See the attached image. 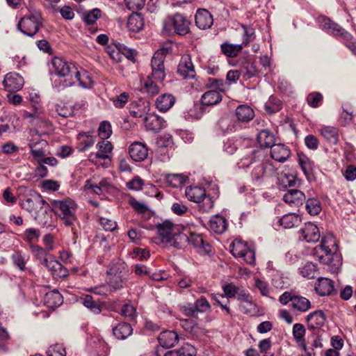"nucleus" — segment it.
I'll return each instance as SVG.
<instances>
[{"mask_svg":"<svg viewBox=\"0 0 356 356\" xmlns=\"http://www.w3.org/2000/svg\"><path fill=\"white\" fill-rule=\"evenodd\" d=\"M263 154L259 149H248L245 154L240 159L238 165L241 168L249 167L254 163L251 172V177L254 181L260 183L266 177L273 176L276 174L277 169L270 161L257 163L261 158Z\"/></svg>","mask_w":356,"mask_h":356,"instance_id":"nucleus-1","label":"nucleus"},{"mask_svg":"<svg viewBox=\"0 0 356 356\" xmlns=\"http://www.w3.org/2000/svg\"><path fill=\"white\" fill-rule=\"evenodd\" d=\"M75 66L65 60L54 57L49 64V72L51 75L53 88L61 91L74 83L73 77Z\"/></svg>","mask_w":356,"mask_h":356,"instance_id":"nucleus-2","label":"nucleus"},{"mask_svg":"<svg viewBox=\"0 0 356 356\" xmlns=\"http://www.w3.org/2000/svg\"><path fill=\"white\" fill-rule=\"evenodd\" d=\"M19 191L26 192L27 194L20 200V205L23 209L26 210L34 216L35 220L43 223V219L47 213L49 204L42 196L34 191L21 186Z\"/></svg>","mask_w":356,"mask_h":356,"instance_id":"nucleus-3","label":"nucleus"},{"mask_svg":"<svg viewBox=\"0 0 356 356\" xmlns=\"http://www.w3.org/2000/svg\"><path fill=\"white\" fill-rule=\"evenodd\" d=\"M51 205L52 211L63 220L66 226H72L77 221V204L73 200H54L51 202Z\"/></svg>","mask_w":356,"mask_h":356,"instance_id":"nucleus-4","label":"nucleus"},{"mask_svg":"<svg viewBox=\"0 0 356 356\" xmlns=\"http://www.w3.org/2000/svg\"><path fill=\"white\" fill-rule=\"evenodd\" d=\"M42 20L39 10L29 8V13L21 18L17 27L23 34L33 37L42 26Z\"/></svg>","mask_w":356,"mask_h":356,"instance_id":"nucleus-5","label":"nucleus"},{"mask_svg":"<svg viewBox=\"0 0 356 356\" xmlns=\"http://www.w3.org/2000/svg\"><path fill=\"white\" fill-rule=\"evenodd\" d=\"M168 51L166 48L158 49L151 60L152 73L148 76H151L154 80L160 83H162L165 78L164 61Z\"/></svg>","mask_w":356,"mask_h":356,"instance_id":"nucleus-6","label":"nucleus"},{"mask_svg":"<svg viewBox=\"0 0 356 356\" xmlns=\"http://www.w3.org/2000/svg\"><path fill=\"white\" fill-rule=\"evenodd\" d=\"M185 195L190 201L200 203L203 201L202 209L203 211H209L213 207V201L206 195L205 189L198 186H190L186 187Z\"/></svg>","mask_w":356,"mask_h":356,"instance_id":"nucleus-7","label":"nucleus"},{"mask_svg":"<svg viewBox=\"0 0 356 356\" xmlns=\"http://www.w3.org/2000/svg\"><path fill=\"white\" fill-rule=\"evenodd\" d=\"M159 234L162 238V241L169 243L175 247H179V234L181 232H179V227L177 225H173L170 221H164L157 226Z\"/></svg>","mask_w":356,"mask_h":356,"instance_id":"nucleus-8","label":"nucleus"},{"mask_svg":"<svg viewBox=\"0 0 356 356\" xmlns=\"http://www.w3.org/2000/svg\"><path fill=\"white\" fill-rule=\"evenodd\" d=\"M231 253L234 257L241 258L248 264H253L255 261L254 251L240 238H236L230 246Z\"/></svg>","mask_w":356,"mask_h":356,"instance_id":"nucleus-9","label":"nucleus"},{"mask_svg":"<svg viewBox=\"0 0 356 356\" xmlns=\"http://www.w3.org/2000/svg\"><path fill=\"white\" fill-rule=\"evenodd\" d=\"M222 100L220 92L215 90H211L204 92L201 97V105L195 104L191 112L199 111L200 113L194 114L195 118H200L203 113L202 106H213L218 104Z\"/></svg>","mask_w":356,"mask_h":356,"instance_id":"nucleus-10","label":"nucleus"},{"mask_svg":"<svg viewBox=\"0 0 356 356\" xmlns=\"http://www.w3.org/2000/svg\"><path fill=\"white\" fill-rule=\"evenodd\" d=\"M178 236L179 241L191 243L195 248L199 249L202 252L208 254L211 251L210 245L206 243L200 234L191 232L190 235L188 236L186 233L182 232Z\"/></svg>","mask_w":356,"mask_h":356,"instance_id":"nucleus-11","label":"nucleus"},{"mask_svg":"<svg viewBox=\"0 0 356 356\" xmlns=\"http://www.w3.org/2000/svg\"><path fill=\"white\" fill-rule=\"evenodd\" d=\"M322 26L327 33L334 36L340 37L342 40H348L352 37L350 33L329 18L323 19Z\"/></svg>","mask_w":356,"mask_h":356,"instance_id":"nucleus-12","label":"nucleus"},{"mask_svg":"<svg viewBox=\"0 0 356 356\" xmlns=\"http://www.w3.org/2000/svg\"><path fill=\"white\" fill-rule=\"evenodd\" d=\"M129 154L132 160L136 162H141L145 160L148 156V148L144 143L135 141L129 147Z\"/></svg>","mask_w":356,"mask_h":356,"instance_id":"nucleus-13","label":"nucleus"},{"mask_svg":"<svg viewBox=\"0 0 356 356\" xmlns=\"http://www.w3.org/2000/svg\"><path fill=\"white\" fill-rule=\"evenodd\" d=\"M143 121L146 129L153 132H159L166 126L165 120L154 113H147Z\"/></svg>","mask_w":356,"mask_h":356,"instance_id":"nucleus-14","label":"nucleus"},{"mask_svg":"<svg viewBox=\"0 0 356 356\" xmlns=\"http://www.w3.org/2000/svg\"><path fill=\"white\" fill-rule=\"evenodd\" d=\"M177 72L184 78H193L195 75L194 65L190 55H183L177 66Z\"/></svg>","mask_w":356,"mask_h":356,"instance_id":"nucleus-15","label":"nucleus"},{"mask_svg":"<svg viewBox=\"0 0 356 356\" xmlns=\"http://www.w3.org/2000/svg\"><path fill=\"white\" fill-rule=\"evenodd\" d=\"M24 83L23 77L16 72L8 73L3 81L5 88L10 92L20 90L23 87Z\"/></svg>","mask_w":356,"mask_h":356,"instance_id":"nucleus-16","label":"nucleus"},{"mask_svg":"<svg viewBox=\"0 0 356 356\" xmlns=\"http://www.w3.org/2000/svg\"><path fill=\"white\" fill-rule=\"evenodd\" d=\"M172 24L174 27L175 33L179 35H186L189 32V26L191 22L181 13H176L174 15Z\"/></svg>","mask_w":356,"mask_h":356,"instance_id":"nucleus-17","label":"nucleus"},{"mask_svg":"<svg viewBox=\"0 0 356 356\" xmlns=\"http://www.w3.org/2000/svg\"><path fill=\"white\" fill-rule=\"evenodd\" d=\"M290 156L289 147L284 144H275L270 148V157L277 162L284 163Z\"/></svg>","mask_w":356,"mask_h":356,"instance_id":"nucleus-18","label":"nucleus"},{"mask_svg":"<svg viewBox=\"0 0 356 356\" xmlns=\"http://www.w3.org/2000/svg\"><path fill=\"white\" fill-rule=\"evenodd\" d=\"M284 201L291 207H299L305 200V194L298 189L291 188L286 191L283 196Z\"/></svg>","mask_w":356,"mask_h":356,"instance_id":"nucleus-19","label":"nucleus"},{"mask_svg":"<svg viewBox=\"0 0 356 356\" xmlns=\"http://www.w3.org/2000/svg\"><path fill=\"white\" fill-rule=\"evenodd\" d=\"M195 20L196 26L202 30L209 29L213 23L212 15L206 9H198Z\"/></svg>","mask_w":356,"mask_h":356,"instance_id":"nucleus-20","label":"nucleus"},{"mask_svg":"<svg viewBox=\"0 0 356 356\" xmlns=\"http://www.w3.org/2000/svg\"><path fill=\"white\" fill-rule=\"evenodd\" d=\"M317 252L320 250L326 255L333 254L337 251V241L332 234H327L322 238L321 244L315 248Z\"/></svg>","mask_w":356,"mask_h":356,"instance_id":"nucleus-21","label":"nucleus"},{"mask_svg":"<svg viewBox=\"0 0 356 356\" xmlns=\"http://www.w3.org/2000/svg\"><path fill=\"white\" fill-rule=\"evenodd\" d=\"M301 234L304 240L308 243H316L320 238V232L318 227L312 222H307L301 229Z\"/></svg>","mask_w":356,"mask_h":356,"instance_id":"nucleus-22","label":"nucleus"},{"mask_svg":"<svg viewBox=\"0 0 356 356\" xmlns=\"http://www.w3.org/2000/svg\"><path fill=\"white\" fill-rule=\"evenodd\" d=\"M315 291L321 296H330L334 291V282L327 277H318Z\"/></svg>","mask_w":356,"mask_h":356,"instance_id":"nucleus-23","label":"nucleus"},{"mask_svg":"<svg viewBox=\"0 0 356 356\" xmlns=\"http://www.w3.org/2000/svg\"><path fill=\"white\" fill-rule=\"evenodd\" d=\"M129 269L127 264L121 259H113L108 266V275H123L128 276Z\"/></svg>","mask_w":356,"mask_h":356,"instance_id":"nucleus-24","label":"nucleus"},{"mask_svg":"<svg viewBox=\"0 0 356 356\" xmlns=\"http://www.w3.org/2000/svg\"><path fill=\"white\" fill-rule=\"evenodd\" d=\"M76 148L79 152H83L89 149L95 143V137L88 132L79 133L77 136Z\"/></svg>","mask_w":356,"mask_h":356,"instance_id":"nucleus-25","label":"nucleus"},{"mask_svg":"<svg viewBox=\"0 0 356 356\" xmlns=\"http://www.w3.org/2000/svg\"><path fill=\"white\" fill-rule=\"evenodd\" d=\"M325 315L321 310L314 311L306 318L308 327L313 330L321 327L325 324Z\"/></svg>","mask_w":356,"mask_h":356,"instance_id":"nucleus-26","label":"nucleus"},{"mask_svg":"<svg viewBox=\"0 0 356 356\" xmlns=\"http://www.w3.org/2000/svg\"><path fill=\"white\" fill-rule=\"evenodd\" d=\"M158 340L162 347L170 348L178 342L179 336L174 331L165 330L160 333Z\"/></svg>","mask_w":356,"mask_h":356,"instance_id":"nucleus-27","label":"nucleus"},{"mask_svg":"<svg viewBox=\"0 0 356 356\" xmlns=\"http://www.w3.org/2000/svg\"><path fill=\"white\" fill-rule=\"evenodd\" d=\"M290 307L294 312L305 313L312 308V303L307 298L295 295L292 305H290Z\"/></svg>","mask_w":356,"mask_h":356,"instance_id":"nucleus-28","label":"nucleus"},{"mask_svg":"<svg viewBox=\"0 0 356 356\" xmlns=\"http://www.w3.org/2000/svg\"><path fill=\"white\" fill-rule=\"evenodd\" d=\"M44 304L50 309H55L63 304V296L56 290L47 292L44 297Z\"/></svg>","mask_w":356,"mask_h":356,"instance_id":"nucleus-29","label":"nucleus"},{"mask_svg":"<svg viewBox=\"0 0 356 356\" xmlns=\"http://www.w3.org/2000/svg\"><path fill=\"white\" fill-rule=\"evenodd\" d=\"M175 103V97L169 93H165L157 97L156 106L161 112H166Z\"/></svg>","mask_w":356,"mask_h":356,"instance_id":"nucleus-30","label":"nucleus"},{"mask_svg":"<svg viewBox=\"0 0 356 356\" xmlns=\"http://www.w3.org/2000/svg\"><path fill=\"white\" fill-rule=\"evenodd\" d=\"M235 115L238 121L241 122H248L254 118V112L249 106L242 104L236 108Z\"/></svg>","mask_w":356,"mask_h":356,"instance_id":"nucleus-31","label":"nucleus"},{"mask_svg":"<svg viewBox=\"0 0 356 356\" xmlns=\"http://www.w3.org/2000/svg\"><path fill=\"white\" fill-rule=\"evenodd\" d=\"M320 133L330 144L336 145L339 141V129L335 127L323 126Z\"/></svg>","mask_w":356,"mask_h":356,"instance_id":"nucleus-32","label":"nucleus"},{"mask_svg":"<svg viewBox=\"0 0 356 356\" xmlns=\"http://www.w3.org/2000/svg\"><path fill=\"white\" fill-rule=\"evenodd\" d=\"M57 277L64 278L68 275L67 269L64 267L59 261L51 259L45 266Z\"/></svg>","mask_w":356,"mask_h":356,"instance_id":"nucleus-33","label":"nucleus"},{"mask_svg":"<svg viewBox=\"0 0 356 356\" xmlns=\"http://www.w3.org/2000/svg\"><path fill=\"white\" fill-rule=\"evenodd\" d=\"M89 343L98 356H106L107 355L109 348L102 339L98 337H93L90 339Z\"/></svg>","mask_w":356,"mask_h":356,"instance_id":"nucleus-34","label":"nucleus"},{"mask_svg":"<svg viewBox=\"0 0 356 356\" xmlns=\"http://www.w3.org/2000/svg\"><path fill=\"white\" fill-rule=\"evenodd\" d=\"M257 141L261 147L268 148L275 145V138L273 133L267 129L261 130L257 135Z\"/></svg>","mask_w":356,"mask_h":356,"instance_id":"nucleus-35","label":"nucleus"},{"mask_svg":"<svg viewBox=\"0 0 356 356\" xmlns=\"http://www.w3.org/2000/svg\"><path fill=\"white\" fill-rule=\"evenodd\" d=\"M209 227L214 232L222 234L227 227V220L221 216L216 215L211 218Z\"/></svg>","mask_w":356,"mask_h":356,"instance_id":"nucleus-36","label":"nucleus"},{"mask_svg":"<svg viewBox=\"0 0 356 356\" xmlns=\"http://www.w3.org/2000/svg\"><path fill=\"white\" fill-rule=\"evenodd\" d=\"M133 332L131 325L127 323H120L113 328L114 336L118 339H125Z\"/></svg>","mask_w":356,"mask_h":356,"instance_id":"nucleus-37","label":"nucleus"},{"mask_svg":"<svg viewBox=\"0 0 356 356\" xmlns=\"http://www.w3.org/2000/svg\"><path fill=\"white\" fill-rule=\"evenodd\" d=\"M74 77L79 83V86L83 88H89L93 85V81L89 73L86 70L79 71L76 68L74 70Z\"/></svg>","mask_w":356,"mask_h":356,"instance_id":"nucleus-38","label":"nucleus"},{"mask_svg":"<svg viewBox=\"0 0 356 356\" xmlns=\"http://www.w3.org/2000/svg\"><path fill=\"white\" fill-rule=\"evenodd\" d=\"M144 26V20L141 15L134 13L129 16L127 22V26L131 32L140 31Z\"/></svg>","mask_w":356,"mask_h":356,"instance_id":"nucleus-39","label":"nucleus"},{"mask_svg":"<svg viewBox=\"0 0 356 356\" xmlns=\"http://www.w3.org/2000/svg\"><path fill=\"white\" fill-rule=\"evenodd\" d=\"M108 285L111 291H118L124 287L128 280V276L108 275Z\"/></svg>","mask_w":356,"mask_h":356,"instance_id":"nucleus-40","label":"nucleus"},{"mask_svg":"<svg viewBox=\"0 0 356 356\" xmlns=\"http://www.w3.org/2000/svg\"><path fill=\"white\" fill-rule=\"evenodd\" d=\"M306 333V330L304 325L301 323H295L293 327V336L298 343V344L302 347L303 349L305 350L306 344H305V335Z\"/></svg>","mask_w":356,"mask_h":356,"instance_id":"nucleus-41","label":"nucleus"},{"mask_svg":"<svg viewBox=\"0 0 356 356\" xmlns=\"http://www.w3.org/2000/svg\"><path fill=\"white\" fill-rule=\"evenodd\" d=\"M97 148L98 149L96 153L97 158L102 159H109L108 154L111 153L113 149L111 142L103 140L97 144Z\"/></svg>","mask_w":356,"mask_h":356,"instance_id":"nucleus-42","label":"nucleus"},{"mask_svg":"<svg viewBox=\"0 0 356 356\" xmlns=\"http://www.w3.org/2000/svg\"><path fill=\"white\" fill-rule=\"evenodd\" d=\"M301 219L298 215L288 213L282 216L280 220V223L283 227L290 229L294 226L298 225Z\"/></svg>","mask_w":356,"mask_h":356,"instance_id":"nucleus-43","label":"nucleus"},{"mask_svg":"<svg viewBox=\"0 0 356 356\" xmlns=\"http://www.w3.org/2000/svg\"><path fill=\"white\" fill-rule=\"evenodd\" d=\"M280 184L285 188L298 187L300 185V180L292 174L284 173L279 178Z\"/></svg>","mask_w":356,"mask_h":356,"instance_id":"nucleus-44","label":"nucleus"},{"mask_svg":"<svg viewBox=\"0 0 356 356\" xmlns=\"http://www.w3.org/2000/svg\"><path fill=\"white\" fill-rule=\"evenodd\" d=\"M222 52L228 57L236 56L242 50L243 44H233L228 42H224L221 44Z\"/></svg>","mask_w":356,"mask_h":356,"instance_id":"nucleus-45","label":"nucleus"},{"mask_svg":"<svg viewBox=\"0 0 356 356\" xmlns=\"http://www.w3.org/2000/svg\"><path fill=\"white\" fill-rule=\"evenodd\" d=\"M30 248L34 257L38 260H39L42 265L45 266L49 261V260L47 259L48 250L37 245H31Z\"/></svg>","mask_w":356,"mask_h":356,"instance_id":"nucleus-46","label":"nucleus"},{"mask_svg":"<svg viewBox=\"0 0 356 356\" xmlns=\"http://www.w3.org/2000/svg\"><path fill=\"white\" fill-rule=\"evenodd\" d=\"M154 79L151 76H147V80L145 81L144 86L142 91L146 92L149 97H153L158 95L160 92L159 86L153 81Z\"/></svg>","mask_w":356,"mask_h":356,"instance_id":"nucleus-47","label":"nucleus"},{"mask_svg":"<svg viewBox=\"0 0 356 356\" xmlns=\"http://www.w3.org/2000/svg\"><path fill=\"white\" fill-rule=\"evenodd\" d=\"M302 277L307 279H314L318 273V268L316 264L308 262L305 264L300 270Z\"/></svg>","mask_w":356,"mask_h":356,"instance_id":"nucleus-48","label":"nucleus"},{"mask_svg":"<svg viewBox=\"0 0 356 356\" xmlns=\"http://www.w3.org/2000/svg\"><path fill=\"white\" fill-rule=\"evenodd\" d=\"M305 207L307 212L312 216H316L321 211L320 201L316 198L308 199Z\"/></svg>","mask_w":356,"mask_h":356,"instance_id":"nucleus-49","label":"nucleus"},{"mask_svg":"<svg viewBox=\"0 0 356 356\" xmlns=\"http://www.w3.org/2000/svg\"><path fill=\"white\" fill-rule=\"evenodd\" d=\"M218 126L223 132L234 131L236 129V123L232 119L224 117L218 121Z\"/></svg>","mask_w":356,"mask_h":356,"instance_id":"nucleus-50","label":"nucleus"},{"mask_svg":"<svg viewBox=\"0 0 356 356\" xmlns=\"http://www.w3.org/2000/svg\"><path fill=\"white\" fill-rule=\"evenodd\" d=\"M185 180V177L181 174H170L166 176V182L173 188L182 186Z\"/></svg>","mask_w":356,"mask_h":356,"instance_id":"nucleus-51","label":"nucleus"},{"mask_svg":"<svg viewBox=\"0 0 356 356\" xmlns=\"http://www.w3.org/2000/svg\"><path fill=\"white\" fill-rule=\"evenodd\" d=\"M83 305L95 314H100L102 312L101 307L95 302L91 296L88 295L83 298Z\"/></svg>","mask_w":356,"mask_h":356,"instance_id":"nucleus-52","label":"nucleus"},{"mask_svg":"<svg viewBox=\"0 0 356 356\" xmlns=\"http://www.w3.org/2000/svg\"><path fill=\"white\" fill-rule=\"evenodd\" d=\"M121 315L130 321L134 320L137 316L136 308L130 303H126L122 306Z\"/></svg>","mask_w":356,"mask_h":356,"instance_id":"nucleus-53","label":"nucleus"},{"mask_svg":"<svg viewBox=\"0 0 356 356\" xmlns=\"http://www.w3.org/2000/svg\"><path fill=\"white\" fill-rule=\"evenodd\" d=\"M243 46H247L255 38L254 29L250 26H243Z\"/></svg>","mask_w":356,"mask_h":356,"instance_id":"nucleus-54","label":"nucleus"},{"mask_svg":"<svg viewBox=\"0 0 356 356\" xmlns=\"http://www.w3.org/2000/svg\"><path fill=\"white\" fill-rule=\"evenodd\" d=\"M298 163L305 175L312 169L313 162L305 154H298Z\"/></svg>","mask_w":356,"mask_h":356,"instance_id":"nucleus-55","label":"nucleus"},{"mask_svg":"<svg viewBox=\"0 0 356 356\" xmlns=\"http://www.w3.org/2000/svg\"><path fill=\"white\" fill-rule=\"evenodd\" d=\"M29 134L31 136V138L29 140V146L31 149L35 148L37 145L45 143V141L40 138V136L36 129H30Z\"/></svg>","mask_w":356,"mask_h":356,"instance_id":"nucleus-56","label":"nucleus"},{"mask_svg":"<svg viewBox=\"0 0 356 356\" xmlns=\"http://www.w3.org/2000/svg\"><path fill=\"white\" fill-rule=\"evenodd\" d=\"M11 259L13 264L20 270L23 271L25 270L26 259L25 257L22 254L21 252H14L11 256Z\"/></svg>","mask_w":356,"mask_h":356,"instance_id":"nucleus-57","label":"nucleus"},{"mask_svg":"<svg viewBox=\"0 0 356 356\" xmlns=\"http://www.w3.org/2000/svg\"><path fill=\"white\" fill-rule=\"evenodd\" d=\"M111 133L112 130L111 124L108 121H103L100 124L98 129V134L99 137L103 140H106L111 136Z\"/></svg>","mask_w":356,"mask_h":356,"instance_id":"nucleus-58","label":"nucleus"},{"mask_svg":"<svg viewBox=\"0 0 356 356\" xmlns=\"http://www.w3.org/2000/svg\"><path fill=\"white\" fill-rule=\"evenodd\" d=\"M195 309L196 310L197 314L198 312L200 313H204L207 311L210 310L211 305L209 302L207 301L206 298L202 296L200 298L197 299L195 304Z\"/></svg>","mask_w":356,"mask_h":356,"instance_id":"nucleus-59","label":"nucleus"},{"mask_svg":"<svg viewBox=\"0 0 356 356\" xmlns=\"http://www.w3.org/2000/svg\"><path fill=\"white\" fill-rule=\"evenodd\" d=\"M101 15V10L98 8H95L86 13H85L83 19L88 24H93Z\"/></svg>","mask_w":356,"mask_h":356,"instance_id":"nucleus-60","label":"nucleus"},{"mask_svg":"<svg viewBox=\"0 0 356 356\" xmlns=\"http://www.w3.org/2000/svg\"><path fill=\"white\" fill-rule=\"evenodd\" d=\"M47 356H66L65 348L61 344L51 346L47 351Z\"/></svg>","mask_w":356,"mask_h":356,"instance_id":"nucleus-61","label":"nucleus"},{"mask_svg":"<svg viewBox=\"0 0 356 356\" xmlns=\"http://www.w3.org/2000/svg\"><path fill=\"white\" fill-rule=\"evenodd\" d=\"M254 286L259 291L262 296H268L269 295L270 288L266 282L257 278L255 279Z\"/></svg>","mask_w":356,"mask_h":356,"instance_id":"nucleus-62","label":"nucleus"},{"mask_svg":"<svg viewBox=\"0 0 356 356\" xmlns=\"http://www.w3.org/2000/svg\"><path fill=\"white\" fill-rule=\"evenodd\" d=\"M56 112L58 114L63 118H69L72 116L74 114V109L72 106L69 105H63L60 106L58 105L56 106Z\"/></svg>","mask_w":356,"mask_h":356,"instance_id":"nucleus-63","label":"nucleus"},{"mask_svg":"<svg viewBox=\"0 0 356 356\" xmlns=\"http://www.w3.org/2000/svg\"><path fill=\"white\" fill-rule=\"evenodd\" d=\"M180 356H195L196 350L193 346L189 343H184L178 350Z\"/></svg>","mask_w":356,"mask_h":356,"instance_id":"nucleus-64","label":"nucleus"}]
</instances>
